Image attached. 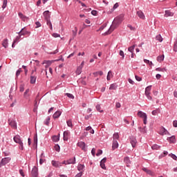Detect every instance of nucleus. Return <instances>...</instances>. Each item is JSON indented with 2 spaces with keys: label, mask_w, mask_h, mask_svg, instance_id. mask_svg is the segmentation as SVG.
Returning a JSON list of instances; mask_svg holds the SVG:
<instances>
[{
  "label": "nucleus",
  "mask_w": 177,
  "mask_h": 177,
  "mask_svg": "<svg viewBox=\"0 0 177 177\" xmlns=\"http://www.w3.org/2000/svg\"><path fill=\"white\" fill-rule=\"evenodd\" d=\"M124 20V15H120L119 17H117L114 19L112 25L111 26L109 30L103 34V35H109L118 27L121 23H122V21Z\"/></svg>",
  "instance_id": "obj_1"
},
{
  "label": "nucleus",
  "mask_w": 177,
  "mask_h": 177,
  "mask_svg": "<svg viewBox=\"0 0 177 177\" xmlns=\"http://www.w3.org/2000/svg\"><path fill=\"white\" fill-rule=\"evenodd\" d=\"M137 115L138 117L143 120V123L145 124V125L147 124V114H146V113L142 111H138Z\"/></svg>",
  "instance_id": "obj_2"
},
{
  "label": "nucleus",
  "mask_w": 177,
  "mask_h": 177,
  "mask_svg": "<svg viewBox=\"0 0 177 177\" xmlns=\"http://www.w3.org/2000/svg\"><path fill=\"white\" fill-rule=\"evenodd\" d=\"M8 124L13 129H17V123L14 120L9 119Z\"/></svg>",
  "instance_id": "obj_3"
},
{
  "label": "nucleus",
  "mask_w": 177,
  "mask_h": 177,
  "mask_svg": "<svg viewBox=\"0 0 177 177\" xmlns=\"http://www.w3.org/2000/svg\"><path fill=\"white\" fill-rule=\"evenodd\" d=\"M77 146L78 147H80V149H82L83 151H86L87 149H86V145L85 144V142H80L77 143Z\"/></svg>",
  "instance_id": "obj_4"
},
{
  "label": "nucleus",
  "mask_w": 177,
  "mask_h": 177,
  "mask_svg": "<svg viewBox=\"0 0 177 177\" xmlns=\"http://www.w3.org/2000/svg\"><path fill=\"white\" fill-rule=\"evenodd\" d=\"M9 161H10V158H3L1 161V163H0V168L3 165H6V164H8V162H9Z\"/></svg>",
  "instance_id": "obj_5"
},
{
  "label": "nucleus",
  "mask_w": 177,
  "mask_h": 177,
  "mask_svg": "<svg viewBox=\"0 0 177 177\" xmlns=\"http://www.w3.org/2000/svg\"><path fill=\"white\" fill-rule=\"evenodd\" d=\"M51 164L55 168H60L62 167V162L56 160H52Z\"/></svg>",
  "instance_id": "obj_6"
},
{
  "label": "nucleus",
  "mask_w": 177,
  "mask_h": 177,
  "mask_svg": "<svg viewBox=\"0 0 177 177\" xmlns=\"http://www.w3.org/2000/svg\"><path fill=\"white\" fill-rule=\"evenodd\" d=\"M14 142H15V143H19V145H22L23 141H21V138L20 137V136L17 135L14 137Z\"/></svg>",
  "instance_id": "obj_7"
},
{
  "label": "nucleus",
  "mask_w": 177,
  "mask_h": 177,
  "mask_svg": "<svg viewBox=\"0 0 177 177\" xmlns=\"http://www.w3.org/2000/svg\"><path fill=\"white\" fill-rule=\"evenodd\" d=\"M43 16L45 18V20H50V12L49 10H46L43 13Z\"/></svg>",
  "instance_id": "obj_8"
},
{
  "label": "nucleus",
  "mask_w": 177,
  "mask_h": 177,
  "mask_svg": "<svg viewBox=\"0 0 177 177\" xmlns=\"http://www.w3.org/2000/svg\"><path fill=\"white\" fill-rule=\"evenodd\" d=\"M71 133L68 131H65L64 132V140L67 142L68 140V138H70Z\"/></svg>",
  "instance_id": "obj_9"
},
{
  "label": "nucleus",
  "mask_w": 177,
  "mask_h": 177,
  "mask_svg": "<svg viewBox=\"0 0 177 177\" xmlns=\"http://www.w3.org/2000/svg\"><path fill=\"white\" fill-rule=\"evenodd\" d=\"M32 176L37 177L38 176V168L37 167H34L32 169Z\"/></svg>",
  "instance_id": "obj_10"
},
{
  "label": "nucleus",
  "mask_w": 177,
  "mask_h": 177,
  "mask_svg": "<svg viewBox=\"0 0 177 177\" xmlns=\"http://www.w3.org/2000/svg\"><path fill=\"white\" fill-rule=\"evenodd\" d=\"M130 143L131 144L132 147H136L138 141L136 140V138L135 137H131L130 138Z\"/></svg>",
  "instance_id": "obj_11"
},
{
  "label": "nucleus",
  "mask_w": 177,
  "mask_h": 177,
  "mask_svg": "<svg viewBox=\"0 0 177 177\" xmlns=\"http://www.w3.org/2000/svg\"><path fill=\"white\" fill-rule=\"evenodd\" d=\"M142 171H144V172H146V174H147L148 175H150L151 176H153L154 175V172H153V171L146 167H143Z\"/></svg>",
  "instance_id": "obj_12"
},
{
  "label": "nucleus",
  "mask_w": 177,
  "mask_h": 177,
  "mask_svg": "<svg viewBox=\"0 0 177 177\" xmlns=\"http://www.w3.org/2000/svg\"><path fill=\"white\" fill-rule=\"evenodd\" d=\"M18 16L23 20V21H28V17L23 15V13L19 12Z\"/></svg>",
  "instance_id": "obj_13"
},
{
  "label": "nucleus",
  "mask_w": 177,
  "mask_h": 177,
  "mask_svg": "<svg viewBox=\"0 0 177 177\" xmlns=\"http://www.w3.org/2000/svg\"><path fill=\"white\" fill-rule=\"evenodd\" d=\"M136 14L138 17H140V19H142V20H145V19H146V17L145 16V14L143 13V12H142V10L137 11Z\"/></svg>",
  "instance_id": "obj_14"
},
{
  "label": "nucleus",
  "mask_w": 177,
  "mask_h": 177,
  "mask_svg": "<svg viewBox=\"0 0 177 177\" xmlns=\"http://www.w3.org/2000/svg\"><path fill=\"white\" fill-rule=\"evenodd\" d=\"M174 16V12H171L169 10L165 11V17H172Z\"/></svg>",
  "instance_id": "obj_15"
},
{
  "label": "nucleus",
  "mask_w": 177,
  "mask_h": 177,
  "mask_svg": "<svg viewBox=\"0 0 177 177\" xmlns=\"http://www.w3.org/2000/svg\"><path fill=\"white\" fill-rule=\"evenodd\" d=\"M107 161V158H104L101 161H100V167L102 168V169H106V165L104 163Z\"/></svg>",
  "instance_id": "obj_16"
},
{
  "label": "nucleus",
  "mask_w": 177,
  "mask_h": 177,
  "mask_svg": "<svg viewBox=\"0 0 177 177\" xmlns=\"http://www.w3.org/2000/svg\"><path fill=\"white\" fill-rule=\"evenodd\" d=\"M60 115H62V111H57L53 115V118H54V120H56V118H59V117H60Z\"/></svg>",
  "instance_id": "obj_17"
},
{
  "label": "nucleus",
  "mask_w": 177,
  "mask_h": 177,
  "mask_svg": "<svg viewBox=\"0 0 177 177\" xmlns=\"http://www.w3.org/2000/svg\"><path fill=\"white\" fill-rule=\"evenodd\" d=\"M115 149H118V142L117 140H113L112 150H115Z\"/></svg>",
  "instance_id": "obj_18"
},
{
  "label": "nucleus",
  "mask_w": 177,
  "mask_h": 177,
  "mask_svg": "<svg viewBox=\"0 0 177 177\" xmlns=\"http://www.w3.org/2000/svg\"><path fill=\"white\" fill-rule=\"evenodd\" d=\"M36 81H37V75H30V84H35Z\"/></svg>",
  "instance_id": "obj_19"
},
{
  "label": "nucleus",
  "mask_w": 177,
  "mask_h": 177,
  "mask_svg": "<svg viewBox=\"0 0 177 177\" xmlns=\"http://www.w3.org/2000/svg\"><path fill=\"white\" fill-rule=\"evenodd\" d=\"M66 164L70 165V164H75V157L73 158H70L66 160Z\"/></svg>",
  "instance_id": "obj_20"
},
{
  "label": "nucleus",
  "mask_w": 177,
  "mask_h": 177,
  "mask_svg": "<svg viewBox=\"0 0 177 177\" xmlns=\"http://www.w3.org/2000/svg\"><path fill=\"white\" fill-rule=\"evenodd\" d=\"M124 161L125 164H127V167H129L131 165V160H129V157L127 156L124 158Z\"/></svg>",
  "instance_id": "obj_21"
},
{
  "label": "nucleus",
  "mask_w": 177,
  "mask_h": 177,
  "mask_svg": "<svg viewBox=\"0 0 177 177\" xmlns=\"http://www.w3.org/2000/svg\"><path fill=\"white\" fill-rule=\"evenodd\" d=\"M21 35H30V32L24 30V28L21 29L20 31Z\"/></svg>",
  "instance_id": "obj_22"
},
{
  "label": "nucleus",
  "mask_w": 177,
  "mask_h": 177,
  "mask_svg": "<svg viewBox=\"0 0 177 177\" xmlns=\"http://www.w3.org/2000/svg\"><path fill=\"white\" fill-rule=\"evenodd\" d=\"M53 142H59L60 140V134H58V136H54L52 138Z\"/></svg>",
  "instance_id": "obj_23"
},
{
  "label": "nucleus",
  "mask_w": 177,
  "mask_h": 177,
  "mask_svg": "<svg viewBox=\"0 0 177 177\" xmlns=\"http://www.w3.org/2000/svg\"><path fill=\"white\" fill-rule=\"evenodd\" d=\"M151 91V86H148L145 88V95H150Z\"/></svg>",
  "instance_id": "obj_24"
},
{
  "label": "nucleus",
  "mask_w": 177,
  "mask_h": 177,
  "mask_svg": "<svg viewBox=\"0 0 177 177\" xmlns=\"http://www.w3.org/2000/svg\"><path fill=\"white\" fill-rule=\"evenodd\" d=\"M160 135H167V133H168V131L165 129V128H162L160 131Z\"/></svg>",
  "instance_id": "obj_25"
},
{
  "label": "nucleus",
  "mask_w": 177,
  "mask_h": 177,
  "mask_svg": "<svg viewBox=\"0 0 177 177\" xmlns=\"http://www.w3.org/2000/svg\"><path fill=\"white\" fill-rule=\"evenodd\" d=\"M111 78H113V72H111V71H109L108 72L106 79H107L108 81H110V80H111Z\"/></svg>",
  "instance_id": "obj_26"
},
{
  "label": "nucleus",
  "mask_w": 177,
  "mask_h": 177,
  "mask_svg": "<svg viewBox=\"0 0 177 177\" xmlns=\"http://www.w3.org/2000/svg\"><path fill=\"white\" fill-rule=\"evenodd\" d=\"M117 86L116 84H112L110 85L109 89L110 91H115V89H117Z\"/></svg>",
  "instance_id": "obj_27"
},
{
  "label": "nucleus",
  "mask_w": 177,
  "mask_h": 177,
  "mask_svg": "<svg viewBox=\"0 0 177 177\" xmlns=\"http://www.w3.org/2000/svg\"><path fill=\"white\" fill-rule=\"evenodd\" d=\"M113 140H118L120 139V135H118V133H115L113 136Z\"/></svg>",
  "instance_id": "obj_28"
},
{
  "label": "nucleus",
  "mask_w": 177,
  "mask_h": 177,
  "mask_svg": "<svg viewBox=\"0 0 177 177\" xmlns=\"http://www.w3.org/2000/svg\"><path fill=\"white\" fill-rule=\"evenodd\" d=\"M84 168L85 165L79 164L77 166V171H80L81 172V171H82V169H84Z\"/></svg>",
  "instance_id": "obj_29"
},
{
  "label": "nucleus",
  "mask_w": 177,
  "mask_h": 177,
  "mask_svg": "<svg viewBox=\"0 0 177 177\" xmlns=\"http://www.w3.org/2000/svg\"><path fill=\"white\" fill-rule=\"evenodd\" d=\"M81 73H82V66H79L76 70V74H77V75H80Z\"/></svg>",
  "instance_id": "obj_30"
},
{
  "label": "nucleus",
  "mask_w": 177,
  "mask_h": 177,
  "mask_svg": "<svg viewBox=\"0 0 177 177\" xmlns=\"http://www.w3.org/2000/svg\"><path fill=\"white\" fill-rule=\"evenodd\" d=\"M161 147L160 145H153L152 147H151V149L152 150H160V148Z\"/></svg>",
  "instance_id": "obj_31"
},
{
  "label": "nucleus",
  "mask_w": 177,
  "mask_h": 177,
  "mask_svg": "<svg viewBox=\"0 0 177 177\" xmlns=\"http://www.w3.org/2000/svg\"><path fill=\"white\" fill-rule=\"evenodd\" d=\"M157 60H158V62H159L160 63H161V62H163V61H164V55H159V56L157 57Z\"/></svg>",
  "instance_id": "obj_32"
},
{
  "label": "nucleus",
  "mask_w": 177,
  "mask_h": 177,
  "mask_svg": "<svg viewBox=\"0 0 177 177\" xmlns=\"http://www.w3.org/2000/svg\"><path fill=\"white\" fill-rule=\"evenodd\" d=\"M2 45H3V48H8V39H5L3 41Z\"/></svg>",
  "instance_id": "obj_33"
},
{
  "label": "nucleus",
  "mask_w": 177,
  "mask_h": 177,
  "mask_svg": "<svg viewBox=\"0 0 177 177\" xmlns=\"http://www.w3.org/2000/svg\"><path fill=\"white\" fill-rule=\"evenodd\" d=\"M169 142L170 143H175L176 139H175V136H172L169 138Z\"/></svg>",
  "instance_id": "obj_34"
},
{
  "label": "nucleus",
  "mask_w": 177,
  "mask_h": 177,
  "mask_svg": "<svg viewBox=\"0 0 177 177\" xmlns=\"http://www.w3.org/2000/svg\"><path fill=\"white\" fill-rule=\"evenodd\" d=\"M46 24H47V26H48V27H50V29L53 30V28L52 27V22H50V19H47Z\"/></svg>",
  "instance_id": "obj_35"
},
{
  "label": "nucleus",
  "mask_w": 177,
  "mask_h": 177,
  "mask_svg": "<svg viewBox=\"0 0 177 177\" xmlns=\"http://www.w3.org/2000/svg\"><path fill=\"white\" fill-rule=\"evenodd\" d=\"M66 124L70 128H73V121L71 120H67Z\"/></svg>",
  "instance_id": "obj_36"
},
{
  "label": "nucleus",
  "mask_w": 177,
  "mask_h": 177,
  "mask_svg": "<svg viewBox=\"0 0 177 177\" xmlns=\"http://www.w3.org/2000/svg\"><path fill=\"white\" fill-rule=\"evenodd\" d=\"M156 39V41H159V42H162V37H161V35H158Z\"/></svg>",
  "instance_id": "obj_37"
},
{
  "label": "nucleus",
  "mask_w": 177,
  "mask_h": 177,
  "mask_svg": "<svg viewBox=\"0 0 177 177\" xmlns=\"http://www.w3.org/2000/svg\"><path fill=\"white\" fill-rule=\"evenodd\" d=\"M158 113H160V109L153 110V111L151 112V114H152V115H157V114H158Z\"/></svg>",
  "instance_id": "obj_38"
},
{
  "label": "nucleus",
  "mask_w": 177,
  "mask_h": 177,
  "mask_svg": "<svg viewBox=\"0 0 177 177\" xmlns=\"http://www.w3.org/2000/svg\"><path fill=\"white\" fill-rule=\"evenodd\" d=\"M129 52H131V53H133V50H135V45L130 46L128 48Z\"/></svg>",
  "instance_id": "obj_39"
},
{
  "label": "nucleus",
  "mask_w": 177,
  "mask_h": 177,
  "mask_svg": "<svg viewBox=\"0 0 177 177\" xmlns=\"http://www.w3.org/2000/svg\"><path fill=\"white\" fill-rule=\"evenodd\" d=\"M28 92H30V88L26 89L24 93V97H26V99H27L28 96H30V95H28Z\"/></svg>",
  "instance_id": "obj_40"
},
{
  "label": "nucleus",
  "mask_w": 177,
  "mask_h": 177,
  "mask_svg": "<svg viewBox=\"0 0 177 177\" xmlns=\"http://www.w3.org/2000/svg\"><path fill=\"white\" fill-rule=\"evenodd\" d=\"M127 27L131 30V31H135L136 30V27L132 26L131 25L129 24Z\"/></svg>",
  "instance_id": "obj_41"
},
{
  "label": "nucleus",
  "mask_w": 177,
  "mask_h": 177,
  "mask_svg": "<svg viewBox=\"0 0 177 177\" xmlns=\"http://www.w3.org/2000/svg\"><path fill=\"white\" fill-rule=\"evenodd\" d=\"M8 5V0H3L2 8L3 9H5Z\"/></svg>",
  "instance_id": "obj_42"
},
{
  "label": "nucleus",
  "mask_w": 177,
  "mask_h": 177,
  "mask_svg": "<svg viewBox=\"0 0 177 177\" xmlns=\"http://www.w3.org/2000/svg\"><path fill=\"white\" fill-rule=\"evenodd\" d=\"M34 145H35L36 146L37 145H38V137L37 136L34 137Z\"/></svg>",
  "instance_id": "obj_43"
},
{
  "label": "nucleus",
  "mask_w": 177,
  "mask_h": 177,
  "mask_svg": "<svg viewBox=\"0 0 177 177\" xmlns=\"http://www.w3.org/2000/svg\"><path fill=\"white\" fill-rule=\"evenodd\" d=\"M43 64H46L47 66H50V64H52V62L51 61H44Z\"/></svg>",
  "instance_id": "obj_44"
},
{
  "label": "nucleus",
  "mask_w": 177,
  "mask_h": 177,
  "mask_svg": "<svg viewBox=\"0 0 177 177\" xmlns=\"http://www.w3.org/2000/svg\"><path fill=\"white\" fill-rule=\"evenodd\" d=\"M23 71L21 70V68H20L19 70L17 71L16 73V77H18L20 75V73L22 72Z\"/></svg>",
  "instance_id": "obj_45"
},
{
  "label": "nucleus",
  "mask_w": 177,
  "mask_h": 177,
  "mask_svg": "<svg viewBox=\"0 0 177 177\" xmlns=\"http://www.w3.org/2000/svg\"><path fill=\"white\" fill-rule=\"evenodd\" d=\"M156 71H162V73H164V71H166L165 68H156Z\"/></svg>",
  "instance_id": "obj_46"
},
{
  "label": "nucleus",
  "mask_w": 177,
  "mask_h": 177,
  "mask_svg": "<svg viewBox=\"0 0 177 177\" xmlns=\"http://www.w3.org/2000/svg\"><path fill=\"white\" fill-rule=\"evenodd\" d=\"M77 31V27H75V30H73V37H76Z\"/></svg>",
  "instance_id": "obj_47"
},
{
  "label": "nucleus",
  "mask_w": 177,
  "mask_h": 177,
  "mask_svg": "<svg viewBox=\"0 0 177 177\" xmlns=\"http://www.w3.org/2000/svg\"><path fill=\"white\" fill-rule=\"evenodd\" d=\"M95 107H96V109H97L100 113H103V110H100V109H101L100 105L97 104Z\"/></svg>",
  "instance_id": "obj_48"
},
{
  "label": "nucleus",
  "mask_w": 177,
  "mask_h": 177,
  "mask_svg": "<svg viewBox=\"0 0 177 177\" xmlns=\"http://www.w3.org/2000/svg\"><path fill=\"white\" fill-rule=\"evenodd\" d=\"M50 121V118L48 117L46 119V121H45V124L46 125H49V122Z\"/></svg>",
  "instance_id": "obj_49"
},
{
  "label": "nucleus",
  "mask_w": 177,
  "mask_h": 177,
  "mask_svg": "<svg viewBox=\"0 0 177 177\" xmlns=\"http://www.w3.org/2000/svg\"><path fill=\"white\" fill-rule=\"evenodd\" d=\"M66 96L69 97V99H74V95L71 93H66Z\"/></svg>",
  "instance_id": "obj_50"
},
{
  "label": "nucleus",
  "mask_w": 177,
  "mask_h": 177,
  "mask_svg": "<svg viewBox=\"0 0 177 177\" xmlns=\"http://www.w3.org/2000/svg\"><path fill=\"white\" fill-rule=\"evenodd\" d=\"M119 55H120V56H122V59H124V57H125V55L124 54V51H122L121 50H120Z\"/></svg>",
  "instance_id": "obj_51"
},
{
  "label": "nucleus",
  "mask_w": 177,
  "mask_h": 177,
  "mask_svg": "<svg viewBox=\"0 0 177 177\" xmlns=\"http://www.w3.org/2000/svg\"><path fill=\"white\" fill-rule=\"evenodd\" d=\"M101 154H103V151H102L101 149H99L96 153L97 156H100Z\"/></svg>",
  "instance_id": "obj_52"
},
{
  "label": "nucleus",
  "mask_w": 177,
  "mask_h": 177,
  "mask_svg": "<svg viewBox=\"0 0 177 177\" xmlns=\"http://www.w3.org/2000/svg\"><path fill=\"white\" fill-rule=\"evenodd\" d=\"M107 25L106 24H104L102 25L100 28H99V31H102V30H104V28H106V26Z\"/></svg>",
  "instance_id": "obj_53"
},
{
  "label": "nucleus",
  "mask_w": 177,
  "mask_h": 177,
  "mask_svg": "<svg viewBox=\"0 0 177 177\" xmlns=\"http://www.w3.org/2000/svg\"><path fill=\"white\" fill-rule=\"evenodd\" d=\"M169 156L170 157H171V158H173V160H176L177 157L175 156V154L171 153V154H169Z\"/></svg>",
  "instance_id": "obj_54"
},
{
  "label": "nucleus",
  "mask_w": 177,
  "mask_h": 177,
  "mask_svg": "<svg viewBox=\"0 0 177 177\" xmlns=\"http://www.w3.org/2000/svg\"><path fill=\"white\" fill-rule=\"evenodd\" d=\"M55 149L56 150V151H60V146H59L58 145H55Z\"/></svg>",
  "instance_id": "obj_55"
},
{
  "label": "nucleus",
  "mask_w": 177,
  "mask_h": 177,
  "mask_svg": "<svg viewBox=\"0 0 177 177\" xmlns=\"http://www.w3.org/2000/svg\"><path fill=\"white\" fill-rule=\"evenodd\" d=\"M118 6H120L118 3H115L113 6V10H115V9H117V8H118Z\"/></svg>",
  "instance_id": "obj_56"
},
{
  "label": "nucleus",
  "mask_w": 177,
  "mask_h": 177,
  "mask_svg": "<svg viewBox=\"0 0 177 177\" xmlns=\"http://www.w3.org/2000/svg\"><path fill=\"white\" fill-rule=\"evenodd\" d=\"M140 131L141 132H142L143 133H145V132H146V127H145L144 128L142 129V127L139 128Z\"/></svg>",
  "instance_id": "obj_57"
},
{
  "label": "nucleus",
  "mask_w": 177,
  "mask_h": 177,
  "mask_svg": "<svg viewBox=\"0 0 177 177\" xmlns=\"http://www.w3.org/2000/svg\"><path fill=\"white\" fill-rule=\"evenodd\" d=\"M97 74H99V75H102L103 74L102 71H98V72H95L93 73L94 75H97Z\"/></svg>",
  "instance_id": "obj_58"
},
{
  "label": "nucleus",
  "mask_w": 177,
  "mask_h": 177,
  "mask_svg": "<svg viewBox=\"0 0 177 177\" xmlns=\"http://www.w3.org/2000/svg\"><path fill=\"white\" fill-rule=\"evenodd\" d=\"M53 37H54V38H59V37H60V35H59L57 33H53Z\"/></svg>",
  "instance_id": "obj_59"
},
{
  "label": "nucleus",
  "mask_w": 177,
  "mask_h": 177,
  "mask_svg": "<svg viewBox=\"0 0 177 177\" xmlns=\"http://www.w3.org/2000/svg\"><path fill=\"white\" fill-rule=\"evenodd\" d=\"M19 174L22 177H24V171H23V169H19Z\"/></svg>",
  "instance_id": "obj_60"
},
{
  "label": "nucleus",
  "mask_w": 177,
  "mask_h": 177,
  "mask_svg": "<svg viewBox=\"0 0 177 177\" xmlns=\"http://www.w3.org/2000/svg\"><path fill=\"white\" fill-rule=\"evenodd\" d=\"M135 77H136V80L137 81H139V82L142 81V77H139L138 75H136Z\"/></svg>",
  "instance_id": "obj_61"
},
{
  "label": "nucleus",
  "mask_w": 177,
  "mask_h": 177,
  "mask_svg": "<svg viewBox=\"0 0 177 177\" xmlns=\"http://www.w3.org/2000/svg\"><path fill=\"white\" fill-rule=\"evenodd\" d=\"M82 174H83V172L80 171L79 174H76V176L75 177H81V176H82Z\"/></svg>",
  "instance_id": "obj_62"
},
{
  "label": "nucleus",
  "mask_w": 177,
  "mask_h": 177,
  "mask_svg": "<svg viewBox=\"0 0 177 177\" xmlns=\"http://www.w3.org/2000/svg\"><path fill=\"white\" fill-rule=\"evenodd\" d=\"M174 52H177V43H174Z\"/></svg>",
  "instance_id": "obj_63"
},
{
  "label": "nucleus",
  "mask_w": 177,
  "mask_h": 177,
  "mask_svg": "<svg viewBox=\"0 0 177 177\" xmlns=\"http://www.w3.org/2000/svg\"><path fill=\"white\" fill-rule=\"evenodd\" d=\"M173 126L175 127V128H177V120H174L173 122Z\"/></svg>",
  "instance_id": "obj_64"
}]
</instances>
